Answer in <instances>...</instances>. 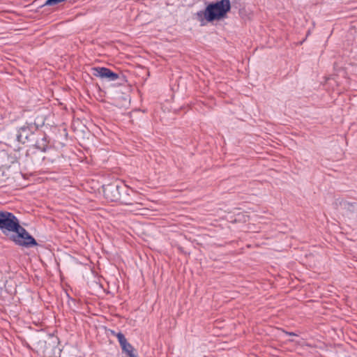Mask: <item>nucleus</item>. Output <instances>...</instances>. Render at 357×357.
<instances>
[{"label": "nucleus", "instance_id": "obj_13", "mask_svg": "<svg viewBox=\"0 0 357 357\" xmlns=\"http://www.w3.org/2000/svg\"><path fill=\"white\" fill-rule=\"evenodd\" d=\"M45 118L44 116H38L36 117L34 122L31 123L33 128L39 132L42 131L40 128L44 126Z\"/></svg>", "mask_w": 357, "mask_h": 357}, {"label": "nucleus", "instance_id": "obj_14", "mask_svg": "<svg viewBox=\"0 0 357 357\" xmlns=\"http://www.w3.org/2000/svg\"><path fill=\"white\" fill-rule=\"evenodd\" d=\"M65 1L66 0H47L44 6H54Z\"/></svg>", "mask_w": 357, "mask_h": 357}, {"label": "nucleus", "instance_id": "obj_10", "mask_svg": "<svg viewBox=\"0 0 357 357\" xmlns=\"http://www.w3.org/2000/svg\"><path fill=\"white\" fill-rule=\"evenodd\" d=\"M111 333L113 335L117 337L123 352H125L129 357H137L135 353V349L129 342H128L122 333H115L113 331H112Z\"/></svg>", "mask_w": 357, "mask_h": 357}, {"label": "nucleus", "instance_id": "obj_16", "mask_svg": "<svg viewBox=\"0 0 357 357\" xmlns=\"http://www.w3.org/2000/svg\"><path fill=\"white\" fill-rule=\"evenodd\" d=\"M33 323H34L36 325H38V324H41V325H43V323H42V322H41V323H39L38 321V322H36V321H33Z\"/></svg>", "mask_w": 357, "mask_h": 357}, {"label": "nucleus", "instance_id": "obj_3", "mask_svg": "<svg viewBox=\"0 0 357 357\" xmlns=\"http://www.w3.org/2000/svg\"><path fill=\"white\" fill-rule=\"evenodd\" d=\"M230 10L231 3L229 0L211 2L206 6L204 10H200L195 14L196 19L201 23L202 26H204L206 24L205 21L212 22L225 18Z\"/></svg>", "mask_w": 357, "mask_h": 357}, {"label": "nucleus", "instance_id": "obj_9", "mask_svg": "<svg viewBox=\"0 0 357 357\" xmlns=\"http://www.w3.org/2000/svg\"><path fill=\"white\" fill-rule=\"evenodd\" d=\"M17 162V158L15 156L9 155L5 151H0V173L3 174L5 169H8L13 164ZM6 180L0 178V188L4 185Z\"/></svg>", "mask_w": 357, "mask_h": 357}, {"label": "nucleus", "instance_id": "obj_6", "mask_svg": "<svg viewBox=\"0 0 357 357\" xmlns=\"http://www.w3.org/2000/svg\"><path fill=\"white\" fill-rule=\"evenodd\" d=\"M14 233L15 234L10 236V239L16 245L25 248H32L38 245L36 239L21 225Z\"/></svg>", "mask_w": 357, "mask_h": 357}, {"label": "nucleus", "instance_id": "obj_15", "mask_svg": "<svg viewBox=\"0 0 357 357\" xmlns=\"http://www.w3.org/2000/svg\"><path fill=\"white\" fill-rule=\"evenodd\" d=\"M284 333L288 335H290V336H298V335L295 333H293V332H288L287 331H284V330H282V331Z\"/></svg>", "mask_w": 357, "mask_h": 357}, {"label": "nucleus", "instance_id": "obj_8", "mask_svg": "<svg viewBox=\"0 0 357 357\" xmlns=\"http://www.w3.org/2000/svg\"><path fill=\"white\" fill-rule=\"evenodd\" d=\"M39 132L33 128L32 123H26L25 125L19 128L17 139L18 142L23 144L26 142L33 143L36 141V136Z\"/></svg>", "mask_w": 357, "mask_h": 357}, {"label": "nucleus", "instance_id": "obj_12", "mask_svg": "<svg viewBox=\"0 0 357 357\" xmlns=\"http://www.w3.org/2000/svg\"><path fill=\"white\" fill-rule=\"evenodd\" d=\"M17 292V284L13 279L6 280L3 287L0 286V294L2 296H13Z\"/></svg>", "mask_w": 357, "mask_h": 357}, {"label": "nucleus", "instance_id": "obj_7", "mask_svg": "<svg viewBox=\"0 0 357 357\" xmlns=\"http://www.w3.org/2000/svg\"><path fill=\"white\" fill-rule=\"evenodd\" d=\"M92 74L95 77L106 79L108 81L119 80V84L127 82L126 76L122 73H116L105 67H93L91 68Z\"/></svg>", "mask_w": 357, "mask_h": 357}, {"label": "nucleus", "instance_id": "obj_4", "mask_svg": "<svg viewBox=\"0 0 357 357\" xmlns=\"http://www.w3.org/2000/svg\"><path fill=\"white\" fill-rule=\"evenodd\" d=\"M33 143L34 147L26 152L27 160H29V162L32 164L38 163L45 158L44 155L38 154L37 150L45 152L50 148L47 135L43 131L39 132L38 136H36V141Z\"/></svg>", "mask_w": 357, "mask_h": 357}, {"label": "nucleus", "instance_id": "obj_2", "mask_svg": "<svg viewBox=\"0 0 357 357\" xmlns=\"http://www.w3.org/2000/svg\"><path fill=\"white\" fill-rule=\"evenodd\" d=\"M105 198L109 202H120L125 205H132L137 203L132 195L136 194L132 188L121 181H114L102 186Z\"/></svg>", "mask_w": 357, "mask_h": 357}, {"label": "nucleus", "instance_id": "obj_11", "mask_svg": "<svg viewBox=\"0 0 357 357\" xmlns=\"http://www.w3.org/2000/svg\"><path fill=\"white\" fill-rule=\"evenodd\" d=\"M333 205L335 208H342L347 215L352 214L357 211L356 202H350L342 198L336 199Z\"/></svg>", "mask_w": 357, "mask_h": 357}, {"label": "nucleus", "instance_id": "obj_5", "mask_svg": "<svg viewBox=\"0 0 357 357\" xmlns=\"http://www.w3.org/2000/svg\"><path fill=\"white\" fill-rule=\"evenodd\" d=\"M20 225L19 220L13 213L0 211V229L4 234H6L7 231H17Z\"/></svg>", "mask_w": 357, "mask_h": 357}, {"label": "nucleus", "instance_id": "obj_1", "mask_svg": "<svg viewBox=\"0 0 357 357\" xmlns=\"http://www.w3.org/2000/svg\"><path fill=\"white\" fill-rule=\"evenodd\" d=\"M30 347L43 357H60L59 340L53 334L38 333L29 340Z\"/></svg>", "mask_w": 357, "mask_h": 357}]
</instances>
